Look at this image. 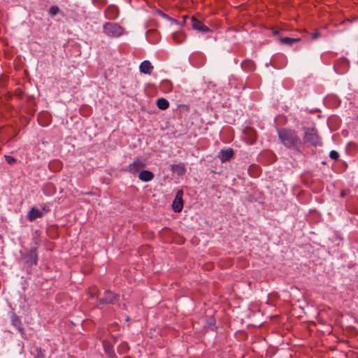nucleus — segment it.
I'll return each mask as SVG.
<instances>
[{
	"mask_svg": "<svg viewBox=\"0 0 358 358\" xmlns=\"http://www.w3.org/2000/svg\"><path fill=\"white\" fill-rule=\"evenodd\" d=\"M278 133L282 143L287 147L294 145L299 141L297 136L293 131L281 129L278 130Z\"/></svg>",
	"mask_w": 358,
	"mask_h": 358,
	"instance_id": "f257e3e1",
	"label": "nucleus"
},
{
	"mask_svg": "<svg viewBox=\"0 0 358 358\" xmlns=\"http://www.w3.org/2000/svg\"><path fill=\"white\" fill-rule=\"evenodd\" d=\"M103 31L107 36L117 38L123 34L124 29L116 23L105 22Z\"/></svg>",
	"mask_w": 358,
	"mask_h": 358,
	"instance_id": "f03ea898",
	"label": "nucleus"
},
{
	"mask_svg": "<svg viewBox=\"0 0 358 358\" xmlns=\"http://www.w3.org/2000/svg\"><path fill=\"white\" fill-rule=\"evenodd\" d=\"M182 195L183 192L182 189H180L177 192L175 199L173 202V209L175 212L179 213L182 210L183 207V201H182Z\"/></svg>",
	"mask_w": 358,
	"mask_h": 358,
	"instance_id": "7ed1b4c3",
	"label": "nucleus"
},
{
	"mask_svg": "<svg viewBox=\"0 0 358 358\" xmlns=\"http://www.w3.org/2000/svg\"><path fill=\"white\" fill-rule=\"evenodd\" d=\"M145 166V163L143 161L138 159L135 160L133 163L130 164L126 169V171L134 174V173L140 171Z\"/></svg>",
	"mask_w": 358,
	"mask_h": 358,
	"instance_id": "20e7f679",
	"label": "nucleus"
},
{
	"mask_svg": "<svg viewBox=\"0 0 358 358\" xmlns=\"http://www.w3.org/2000/svg\"><path fill=\"white\" fill-rule=\"evenodd\" d=\"M48 210L46 209L45 207L43 208L42 210L38 209L37 208L33 207L31 208V210L29 211L27 215V218L29 221H34L36 218L41 217L45 212H47Z\"/></svg>",
	"mask_w": 358,
	"mask_h": 358,
	"instance_id": "39448f33",
	"label": "nucleus"
},
{
	"mask_svg": "<svg viewBox=\"0 0 358 358\" xmlns=\"http://www.w3.org/2000/svg\"><path fill=\"white\" fill-rule=\"evenodd\" d=\"M118 294H113L110 291H107L105 292L103 297L99 300V303L101 304H114L118 300Z\"/></svg>",
	"mask_w": 358,
	"mask_h": 358,
	"instance_id": "423d86ee",
	"label": "nucleus"
},
{
	"mask_svg": "<svg viewBox=\"0 0 358 358\" xmlns=\"http://www.w3.org/2000/svg\"><path fill=\"white\" fill-rule=\"evenodd\" d=\"M119 15L118 8L114 6H109L104 11V16L107 20H115Z\"/></svg>",
	"mask_w": 358,
	"mask_h": 358,
	"instance_id": "0eeeda50",
	"label": "nucleus"
},
{
	"mask_svg": "<svg viewBox=\"0 0 358 358\" xmlns=\"http://www.w3.org/2000/svg\"><path fill=\"white\" fill-rule=\"evenodd\" d=\"M191 21L192 28L198 31L208 33L211 31L209 27L203 24L201 22L199 21L194 17H192Z\"/></svg>",
	"mask_w": 358,
	"mask_h": 358,
	"instance_id": "6e6552de",
	"label": "nucleus"
},
{
	"mask_svg": "<svg viewBox=\"0 0 358 358\" xmlns=\"http://www.w3.org/2000/svg\"><path fill=\"white\" fill-rule=\"evenodd\" d=\"M24 260L29 265H36L37 264L36 249L31 248L24 256Z\"/></svg>",
	"mask_w": 358,
	"mask_h": 358,
	"instance_id": "1a4fd4ad",
	"label": "nucleus"
},
{
	"mask_svg": "<svg viewBox=\"0 0 358 358\" xmlns=\"http://www.w3.org/2000/svg\"><path fill=\"white\" fill-rule=\"evenodd\" d=\"M153 178L154 174L148 170L141 171L138 174V178L143 182H149L152 180Z\"/></svg>",
	"mask_w": 358,
	"mask_h": 358,
	"instance_id": "9d476101",
	"label": "nucleus"
},
{
	"mask_svg": "<svg viewBox=\"0 0 358 358\" xmlns=\"http://www.w3.org/2000/svg\"><path fill=\"white\" fill-rule=\"evenodd\" d=\"M139 68L141 73H143L145 74H150L151 71L153 69V66L149 61L145 60L141 64Z\"/></svg>",
	"mask_w": 358,
	"mask_h": 358,
	"instance_id": "9b49d317",
	"label": "nucleus"
},
{
	"mask_svg": "<svg viewBox=\"0 0 358 358\" xmlns=\"http://www.w3.org/2000/svg\"><path fill=\"white\" fill-rule=\"evenodd\" d=\"M171 171L178 176H183L185 173L186 169L184 164L180 163L178 164H172Z\"/></svg>",
	"mask_w": 358,
	"mask_h": 358,
	"instance_id": "f8f14e48",
	"label": "nucleus"
},
{
	"mask_svg": "<svg viewBox=\"0 0 358 358\" xmlns=\"http://www.w3.org/2000/svg\"><path fill=\"white\" fill-rule=\"evenodd\" d=\"M38 121L42 126H48L50 123V114L47 112L40 113L38 115Z\"/></svg>",
	"mask_w": 358,
	"mask_h": 358,
	"instance_id": "ddd939ff",
	"label": "nucleus"
},
{
	"mask_svg": "<svg viewBox=\"0 0 358 358\" xmlns=\"http://www.w3.org/2000/svg\"><path fill=\"white\" fill-rule=\"evenodd\" d=\"M233 155L232 149L222 150L219 153V157L222 162L229 160Z\"/></svg>",
	"mask_w": 358,
	"mask_h": 358,
	"instance_id": "4468645a",
	"label": "nucleus"
},
{
	"mask_svg": "<svg viewBox=\"0 0 358 358\" xmlns=\"http://www.w3.org/2000/svg\"><path fill=\"white\" fill-rule=\"evenodd\" d=\"M159 88L164 92H170L172 90V83L168 80H162L159 85Z\"/></svg>",
	"mask_w": 358,
	"mask_h": 358,
	"instance_id": "2eb2a0df",
	"label": "nucleus"
},
{
	"mask_svg": "<svg viewBox=\"0 0 358 358\" xmlns=\"http://www.w3.org/2000/svg\"><path fill=\"white\" fill-rule=\"evenodd\" d=\"M185 38H186V36L182 31H176L173 34V41L178 44L183 43L185 41Z\"/></svg>",
	"mask_w": 358,
	"mask_h": 358,
	"instance_id": "dca6fc26",
	"label": "nucleus"
},
{
	"mask_svg": "<svg viewBox=\"0 0 358 358\" xmlns=\"http://www.w3.org/2000/svg\"><path fill=\"white\" fill-rule=\"evenodd\" d=\"M242 68L247 71H254L255 69V63L251 60H245L241 64Z\"/></svg>",
	"mask_w": 358,
	"mask_h": 358,
	"instance_id": "f3484780",
	"label": "nucleus"
},
{
	"mask_svg": "<svg viewBox=\"0 0 358 358\" xmlns=\"http://www.w3.org/2000/svg\"><path fill=\"white\" fill-rule=\"evenodd\" d=\"M157 106L159 109L165 110L169 108V103L166 99L159 98L157 101Z\"/></svg>",
	"mask_w": 358,
	"mask_h": 358,
	"instance_id": "a211bd4d",
	"label": "nucleus"
},
{
	"mask_svg": "<svg viewBox=\"0 0 358 358\" xmlns=\"http://www.w3.org/2000/svg\"><path fill=\"white\" fill-rule=\"evenodd\" d=\"M299 41V38H289V37H283L280 38V41L282 44L291 45L294 43H296Z\"/></svg>",
	"mask_w": 358,
	"mask_h": 358,
	"instance_id": "6ab92c4d",
	"label": "nucleus"
},
{
	"mask_svg": "<svg viewBox=\"0 0 358 358\" xmlns=\"http://www.w3.org/2000/svg\"><path fill=\"white\" fill-rule=\"evenodd\" d=\"M313 131V129H310V128H308L305 131L304 139L306 141H308V142L313 141V134L312 133Z\"/></svg>",
	"mask_w": 358,
	"mask_h": 358,
	"instance_id": "aec40b11",
	"label": "nucleus"
},
{
	"mask_svg": "<svg viewBox=\"0 0 358 358\" xmlns=\"http://www.w3.org/2000/svg\"><path fill=\"white\" fill-rule=\"evenodd\" d=\"M129 350V345L126 342H122L117 347V351L120 354L125 353Z\"/></svg>",
	"mask_w": 358,
	"mask_h": 358,
	"instance_id": "412c9836",
	"label": "nucleus"
},
{
	"mask_svg": "<svg viewBox=\"0 0 358 358\" xmlns=\"http://www.w3.org/2000/svg\"><path fill=\"white\" fill-rule=\"evenodd\" d=\"M103 347L106 352L108 354L110 358H117L115 355L110 350V348L108 343L103 342Z\"/></svg>",
	"mask_w": 358,
	"mask_h": 358,
	"instance_id": "4be33fe9",
	"label": "nucleus"
},
{
	"mask_svg": "<svg viewBox=\"0 0 358 358\" xmlns=\"http://www.w3.org/2000/svg\"><path fill=\"white\" fill-rule=\"evenodd\" d=\"M12 323L18 330H21V322L17 317L13 316Z\"/></svg>",
	"mask_w": 358,
	"mask_h": 358,
	"instance_id": "5701e85b",
	"label": "nucleus"
},
{
	"mask_svg": "<svg viewBox=\"0 0 358 358\" xmlns=\"http://www.w3.org/2000/svg\"><path fill=\"white\" fill-rule=\"evenodd\" d=\"M59 11V8L57 6H52L50 7L49 13L51 15L54 16L57 15Z\"/></svg>",
	"mask_w": 358,
	"mask_h": 358,
	"instance_id": "b1692460",
	"label": "nucleus"
},
{
	"mask_svg": "<svg viewBox=\"0 0 358 358\" xmlns=\"http://www.w3.org/2000/svg\"><path fill=\"white\" fill-rule=\"evenodd\" d=\"M36 354L34 355V358H45L44 352L41 348H36Z\"/></svg>",
	"mask_w": 358,
	"mask_h": 358,
	"instance_id": "393cba45",
	"label": "nucleus"
},
{
	"mask_svg": "<svg viewBox=\"0 0 358 358\" xmlns=\"http://www.w3.org/2000/svg\"><path fill=\"white\" fill-rule=\"evenodd\" d=\"M329 157L333 160H337L339 157V154L335 150H331L329 153Z\"/></svg>",
	"mask_w": 358,
	"mask_h": 358,
	"instance_id": "a878e982",
	"label": "nucleus"
},
{
	"mask_svg": "<svg viewBox=\"0 0 358 358\" xmlns=\"http://www.w3.org/2000/svg\"><path fill=\"white\" fill-rule=\"evenodd\" d=\"M92 2L96 6H102L107 3V0H92Z\"/></svg>",
	"mask_w": 358,
	"mask_h": 358,
	"instance_id": "bb28decb",
	"label": "nucleus"
},
{
	"mask_svg": "<svg viewBox=\"0 0 358 358\" xmlns=\"http://www.w3.org/2000/svg\"><path fill=\"white\" fill-rule=\"evenodd\" d=\"M5 158L6 162L10 164H13L16 162V159L11 156L5 155Z\"/></svg>",
	"mask_w": 358,
	"mask_h": 358,
	"instance_id": "cd10ccee",
	"label": "nucleus"
},
{
	"mask_svg": "<svg viewBox=\"0 0 358 358\" xmlns=\"http://www.w3.org/2000/svg\"><path fill=\"white\" fill-rule=\"evenodd\" d=\"M323 315H324V313L322 312V311H320L319 313H318V316L317 317V320L319 322H324V320L322 319L323 317Z\"/></svg>",
	"mask_w": 358,
	"mask_h": 358,
	"instance_id": "c85d7f7f",
	"label": "nucleus"
},
{
	"mask_svg": "<svg viewBox=\"0 0 358 358\" xmlns=\"http://www.w3.org/2000/svg\"><path fill=\"white\" fill-rule=\"evenodd\" d=\"M157 13L159 15L162 16L163 17L170 20H171V17H169L166 14L164 13L162 11L158 10Z\"/></svg>",
	"mask_w": 358,
	"mask_h": 358,
	"instance_id": "c756f323",
	"label": "nucleus"
},
{
	"mask_svg": "<svg viewBox=\"0 0 358 358\" xmlns=\"http://www.w3.org/2000/svg\"><path fill=\"white\" fill-rule=\"evenodd\" d=\"M315 147L317 145H321V143L317 141V136L315 134V143H314Z\"/></svg>",
	"mask_w": 358,
	"mask_h": 358,
	"instance_id": "7c9ffc66",
	"label": "nucleus"
},
{
	"mask_svg": "<svg viewBox=\"0 0 358 358\" xmlns=\"http://www.w3.org/2000/svg\"><path fill=\"white\" fill-rule=\"evenodd\" d=\"M256 140V137L255 136H252L250 139V143H253Z\"/></svg>",
	"mask_w": 358,
	"mask_h": 358,
	"instance_id": "2f4dec72",
	"label": "nucleus"
},
{
	"mask_svg": "<svg viewBox=\"0 0 358 358\" xmlns=\"http://www.w3.org/2000/svg\"><path fill=\"white\" fill-rule=\"evenodd\" d=\"M90 296H91L92 298H95V297H96V294H94V293H92V292L90 293Z\"/></svg>",
	"mask_w": 358,
	"mask_h": 358,
	"instance_id": "473e14b6",
	"label": "nucleus"
},
{
	"mask_svg": "<svg viewBox=\"0 0 358 358\" xmlns=\"http://www.w3.org/2000/svg\"><path fill=\"white\" fill-rule=\"evenodd\" d=\"M314 36H315V38H316L317 36H318V34L317 31H315V34H314Z\"/></svg>",
	"mask_w": 358,
	"mask_h": 358,
	"instance_id": "72a5a7b5",
	"label": "nucleus"
},
{
	"mask_svg": "<svg viewBox=\"0 0 358 358\" xmlns=\"http://www.w3.org/2000/svg\"><path fill=\"white\" fill-rule=\"evenodd\" d=\"M52 187V185H48L46 186V187H45V188H48V187H50H50Z\"/></svg>",
	"mask_w": 358,
	"mask_h": 358,
	"instance_id": "f704fd0d",
	"label": "nucleus"
},
{
	"mask_svg": "<svg viewBox=\"0 0 358 358\" xmlns=\"http://www.w3.org/2000/svg\"><path fill=\"white\" fill-rule=\"evenodd\" d=\"M322 332H325V331H327V332H329V329H327V330H325V331L322 330Z\"/></svg>",
	"mask_w": 358,
	"mask_h": 358,
	"instance_id": "c9c22d12",
	"label": "nucleus"
},
{
	"mask_svg": "<svg viewBox=\"0 0 358 358\" xmlns=\"http://www.w3.org/2000/svg\"><path fill=\"white\" fill-rule=\"evenodd\" d=\"M344 195H345V194H344L343 192H341V196H344Z\"/></svg>",
	"mask_w": 358,
	"mask_h": 358,
	"instance_id": "e433bc0d",
	"label": "nucleus"
},
{
	"mask_svg": "<svg viewBox=\"0 0 358 358\" xmlns=\"http://www.w3.org/2000/svg\"><path fill=\"white\" fill-rule=\"evenodd\" d=\"M124 358H131V357H124Z\"/></svg>",
	"mask_w": 358,
	"mask_h": 358,
	"instance_id": "4c0bfd02",
	"label": "nucleus"
}]
</instances>
